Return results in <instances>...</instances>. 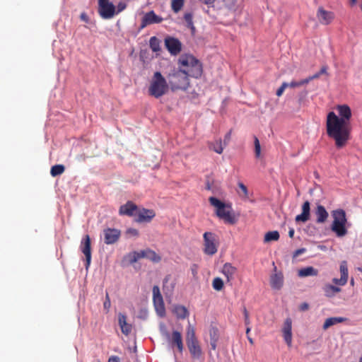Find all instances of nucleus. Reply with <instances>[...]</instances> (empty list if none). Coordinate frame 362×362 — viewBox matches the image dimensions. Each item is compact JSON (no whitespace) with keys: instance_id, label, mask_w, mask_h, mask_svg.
<instances>
[{"instance_id":"69168bd1","label":"nucleus","mask_w":362,"mask_h":362,"mask_svg":"<svg viewBox=\"0 0 362 362\" xmlns=\"http://www.w3.org/2000/svg\"><path fill=\"white\" fill-rule=\"evenodd\" d=\"M206 189L209 190L211 189V186L209 182L206 183Z\"/></svg>"},{"instance_id":"b1692460","label":"nucleus","mask_w":362,"mask_h":362,"mask_svg":"<svg viewBox=\"0 0 362 362\" xmlns=\"http://www.w3.org/2000/svg\"><path fill=\"white\" fill-rule=\"evenodd\" d=\"M284 284V276L281 272L275 273L270 276V284L273 289L279 290Z\"/></svg>"},{"instance_id":"79ce46f5","label":"nucleus","mask_w":362,"mask_h":362,"mask_svg":"<svg viewBox=\"0 0 362 362\" xmlns=\"http://www.w3.org/2000/svg\"><path fill=\"white\" fill-rule=\"evenodd\" d=\"M254 144H255V153L256 158H259L261 154V146L257 137L255 136L254 139Z\"/></svg>"},{"instance_id":"c756f323","label":"nucleus","mask_w":362,"mask_h":362,"mask_svg":"<svg viewBox=\"0 0 362 362\" xmlns=\"http://www.w3.org/2000/svg\"><path fill=\"white\" fill-rule=\"evenodd\" d=\"M208 147L210 150L214 151V152L221 154L223 153V147L222 146V141L221 139H217L214 141H211L208 143Z\"/></svg>"},{"instance_id":"7ed1b4c3","label":"nucleus","mask_w":362,"mask_h":362,"mask_svg":"<svg viewBox=\"0 0 362 362\" xmlns=\"http://www.w3.org/2000/svg\"><path fill=\"white\" fill-rule=\"evenodd\" d=\"M170 88L168 81L160 71H156L151 78L148 88L149 95L159 98L165 95Z\"/></svg>"},{"instance_id":"338daca9","label":"nucleus","mask_w":362,"mask_h":362,"mask_svg":"<svg viewBox=\"0 0 362 362\" xmlns=\"http://www.w3.org/2000/svg\"><path fill=\"white\" fill-rule=\"evenodd\" d=\"M350 283H351V285H354V279H351V282H350Z\"/></svg>"},{"instance_id":"ea45409f","label":"nucleus","mask_w":362,"mask_h":362,"mask_svg":"<svg viewBox=\"0 0 362 362\" xmlns=\"http://www.w3.org/2000/svg\"><path fill=\"white\" fill-rule=\"evenodd\" d=\"M238 185L239 187V195L244 199L248 198V191L247 187L243 182H238Z\"/></svg>"},{"instance_id":"1a4fd4ad","label":"nucleus","mask_w":362,"mask_h":362,"mask_svg":"<svg viewBox=\"0 0 362 362\" xmlns=\"http://www.w3.org/2000/svg\"><path fill=\"white\" fill-rule=\"evenodd\" d=\"M153 301L158 315L160 317H163L165 314V308L163 296L158 286L153 287Z\"/></svg>"},{"instance_id":"a211bd4d","label":"nucleus","mask_w":362,"mask_h":362,"mask_svg":"<svg viewBox=\"0 0 362 362\" xmlns=\"http://www.w3.org/2000/svg\"><path fill=\"white\" fill-rule=\"evenodd\" d=\"M292 321L291 318H286L283 327V337L288 346L292 344Z\"/></svg>"},{"instance_id":"c85d7f7f","label":"nucleus","mask_w":362,"mask_h":362,"mask_svg":"<svg viewBox=\"0 0 362 362\" xmlns=\"http://www.w3.org/2000/svg\"><path fill=\"white\" fill-rule=\"evenodd\" d=\"M173 313L180 319H185L189 315L187 309L183 305H175L173 308Z\"/></svg>"},{"instance_id":"864d4df0","label":"nucleus","mask_w":362,"mask_h":362,"mask_svg":"<svg viewBox=\"0 0 362 362\" xmlns=\"http://www.w3.org/2000/svg\"><path fill=\"white\" fill-rule=\"evenodd\" d=\"M308 308H309V305L307 303H303L299 306V310L300 311H305V310H308Z\"/></svg>"},{"instance_id":"13d9d810","label":"nucleus","mask_w":362,"mask_h":362,"mask_svg":"<svg viewBox=\"0 0 362 362\" xmlns=\"http://www.w3.org/2000/svg\"><path fill=\"white\" fill-rule=\"evenodd\" d=\"M108 362H119V358L117 356H111L109 358Z\"/></svg>"},{"instance_id":"6ab92c4d","label":"nucleus","mask_w":362,"mask_h":362,"mask_svg":"<svg viewBox=\"0 0 362 362\" xmlns=\"http://www.w3.org/2000/svg\"><path fill=\"white\" fill-rule=\"evenodd\" d=\"M315 214L316 216V223L321 224L324 223L327 221L329 214L327 211L326 209L322 205H317L315 210Z\"/></svg>"},{"instance_id":"f257e3e1","label":"nucleus","mask_w":362,"mask_h":362,"mask_svg":"<svg viewBox=\"0 0 362 362\" xmlns=\"http://www.w3.org/2000/svg\"><path fill=\"white\" fill-rule=\"evenodd\" d=\"M339 116L329 112L327 116L326 128L329 137L334 139L337 148L345 146L350 139L351 127L350 119L351 110L347 105H338L336 107Z\"/></svg>"},{"instance_id":"e433bc0d","label":"nucleus","mask_w":362,"mask_h":362,"mask_svg":"<svg viewBox=\"0 0 362 362\" xmlns=\"http://www.w3.org/2000/svg\"><path fill=\"white\" fill-rule=\"evenodd\" d=\"M184 19L187 23V26L190 28L192 31L195 30L193 23V16L191 13H185L184 14Z\"/></svg>"},{"instance_id":"3c124183","label":"nucleus","mask_w":362,"mask_h":362,"mask_svg":"<svg viewBox=\"0 0 362 362\" xmlns=\"http://www.w3.org/2000/svg\"><path fill=\"white\" fill-rule=\"evenodd\" d=\"M126 4L123 3V2H119L117 5V11L116 12V13H118L121 11H122L123 10H124L126 8Z\"/></svg>"},{"instance_id":"a878e982","label":"nucleus","mask_w":362,"mask_h":362,"mask_svg":"<svg viewBox=\"0 0 362 362\" xmlns=\"http://www.w3.org/2000/svg\"><path fill=\"white\" fill-rule=\"evenodd\" d=\"M141 258H146L153 262H159L161 260V257L156 254V252L151 249H146L141 250Z\"/></svg>"},{"instance_id":"09e8293b","label":"nucleus","mask_w":362,"mask_h":362,"mask_svg":"<svg viewBox=\"0 0 362 362\" xmlns=\"http://www.w3.org/2000/svg\"><path fill=\"white\" fill-rule=\"evenodd\" d=\"M320 76H321L319 72H317L312 76H308V78H306L305 79V81H307V84H308L310 81L320 78Z\"/></svg>"},{"instance_id":"49530a36","label":"nucleus","mask_w":362,"mask_h":362,"mask_svg":"<svg viewBox=\"0 0 362 362\" xmlns=\"http://www.w3.org/2000/svg\"><path fill=\"white\" fill-rule=\"evenodd\" d=\"M126 233L131 236H138L139 235L138 230L136 228H128L126 231Z\"/></svg>"},{"instance_id":"c03bdc74","label":"nucleus","mask_w":362,"mask_h":362,"mask_svg":"<svg viewBox=\"0 0 362 362\" xmlns=\"http://www.w3.org/2000/svg\"><path fill=\"white\" fill-rule=\"evenodd\" d=\"M288 87V83L286 82H284L281 86L276 90V95L280 97L283 95L285 89Z\"/></svg>"},{"instance_id":"5701e85b","label":"nucleus","mask_w":362,"mask_h":362,"mask_svg":"<svg viewBox=\"0 0 362 362\" xmlns=\"http://www.w3.org/2000/svg\"><path fill=\"white\" fill-rule=\"evenodd\" d=\"M118 322L122 332L126 336L132 332V325L127 322V316L124 314L119 313L118 315Z\"/></svg>"},{"instance_id":"cd10ccee","label":"nucleus","mask_w":362,"mask_h":362,"mask_svg":"<svg viewBox=\"0 0 362 362\" xmlns=\"http://www.w3.org/2000/svg\"><path fill=\"white\" fill-rule=\"evenodd\" d=\"M341 291V289L339 287L331 284H325L323 287L325 295L328 298L334 296L336 293H339Z\"/></svg>"},{"instance_id":"f03ea898","label":"nucleus","mask_w":362,"mask_h":362,"mask_svg":"<svg viewBox=\"0 0 362 362\" xmlns=\"http://www.w3.org/2000/svg\"><path fill=\"white\" fill-rule=\"evenodd\" d=\"M211 205L214 206L217 216L222 219L225 223L233 225L236 223L238 218L233 213L231 206L226 204L218 199L211 197L209 199Z\"/></svg>"},{"instance_id":"72a5a7b5","label":"nucleus","mask_w":362,"mask_h":362,"mask_svg":"<svg viewBox=\"0 0 362 362\" xmlns=\"http://www.w3.org/2000/svg\"><path fill=\"white\" fill-rule=\"evenodd\" d=\"M185 0H171V9L172 11L177 13L180 12L184 6Z\"/></svg>"},{"instance_id":"37998d69","label":"nucleus","mask_w":362,"mask_h":362,"mask_svg":"<svg viewBox=\"0 0 362 362\" xmlns=\"http://www.w3.org/2000/svg\"><path fill=\"white\" fill-rule=\"evenodd\" d=\"M307 84V81H305V79H303L300 81H291L290 83H288V87L290 88H297V87H300V86H304V85H306Z\"/></svg>"},{"instance_id":"6e6552de","label":"nucleus","mask_w":362,"mask_h":362,"mask_svg":"<svg viewBox=\"0 0 362 362\" xmlns=\"http://www.w3.org/2000/svg\"><path fill=\"white\" fill-rule=\"evenodd\" d=\"M98 13L103 19H110L116 13L115 6L109 0H98Z\"/></svg>"},{"instance_id":"052dcab7","label":"nucleus","mask_w":362,"mask_h":362,"mask_svg":"<svg viewBox=\"0 0 362 362\" xmlns=\"http://www.w3.org/2000/svg\"><path fill=\"white\" fill-rule=\"evenodd\" d=\"M247 339H248V341H249L250 344L251 345H253V344H254V341H253L252 338H251L250 336H247Z\"/></svg>"},{"instance_id":"4468645a","label":"nucleus","mask_w":362,"mask_h":362,"mask_svg":"<svg viewBox=\"0 0 362 362\" xmlns=\"http://www.w3.org/2000/svg\"><path fill=\"white\" fill-rule=\"evenodd\" d=\"M317 17L321 24L329 25L334 20V13L332 11H326L320 6L317 9Z\"/></svg>"},{"instance_id":"bb28decb","label":"nucleus","mask_w":362,"mask_h":362,"mask_svg":"<svg viewBox=\"0 0 362 362\" xmlns=\"http://www.w3.org/2000/svg\"><path fill=\"white\" fill-rule=\"evenodd\" d=\"M346 318L342 317H329L325 320V321L323 324V326H322V329L324 330H326L331 326H333L338 323L344 322V321H346Z\"/></svg>"},{"instance_id":"58836bf2","label":"nucleus","mask_w":362,"mask_h":362,"mask_svg":"<svg viewBox=\"0 0 362 362\" xmlns=\"http://www.w3.org/2000/svg\"><path fill=\"white\" fill-rule=\"evenodd\" d=\"M213 332L214 333V337H212V332L210 331V337H211L210 344H211V349L216 350V344H217V341L218 339V333H217L218 330H217V329H214Z\"/></svg>"},{"instance_id":"4d7b16f0","label":"nucleus","mask_w":362,"mask_h":362,"mask_svg":"<svg viewBox=\"0 0 362 362\" xmlns=\"http://www.w3.org/2000/svg\"><path fill=\"white\" fill-rule=\"evenodd\" d=\"M230 136H231V131L228 132L226 135H225V139H224V142L225 144H226L227 142H228L230 139Z\"/></svg>"},{"instance_id":"7c9ffc66","label":"nucleus","mask_w":362,"mask_h":362,"mask_svg":"<svg viewBox=\"0 0 362 362\" xmlns=\"http://www.w3.org/2000/svg\"><path fill=\"white\" fill-rule=\"evenodd\" d=\"M318 274L317 269L313 267H307L298 271V276L300 277H305L308 276H317Z\"/></svg>"},{"instance_id":"6e6d98bb","label":"nucleus","mask_w":362,"mask_h":362,"mask_svg":"<svg viewBox=\"0 0 362 362\" xmlns=\"http://www.w3.org/2000/svg\"><path fill=\"white\" fill-rule=\"evenodd\" d=\"M319 73L320 74V75L327 74V66H322Z\"/></svg>"},{"instance_id":"5fc2aeb1","label":"nucleus","mask_w":362,"mask_h":362,"mask_svg":"<svg viewBox=\"0 0 362 362\" xmlns=\"http://www.w3.org/2000/svg\"><path fill=\"white\" fill-rule=\"evenodd\" d=\"M202 3L206 4V5H213L216 0H199Z\"/></svg>"},{"instance_id":"412c9836","label":"nucleus","mask_w":362,"mask_h":362,"mask_svg":"<svg viewBox=\"0 0 362 362\" xmlns=\"http://www.w3.org/2000/svg\"><path fill=\"white\" fill-rule=\"evenodd\" d=\"M170 343L172 346H176L180 353H182L184 344L182 341V334L178 331H173L170 337Z\"/></svg>"},{"instance_id":"f3484780","label":"nucleus","mask_w":362,"mask_h":362,"mask_svg":"<svg viewBox=\"0 0 362 362\" xmlns=\"http://www.w3.org/2000/svg\"><path fill=\"white\" fill-rule=\"evenodd\" d=\"M339 269L341 273V278H334L332 279V282L337 285L344 286L347 283L349 275L347 263L346 261H342L341 262Z\"/></svg>"},{"instance_id":"c9c22d12","label":"nucleus","mask_w":362,"mask_h":362,"mask_svg":"<svg viewBox=\"0 0 362 362\" xmlns=\"http://www.w3.org/2000/svg\"><path fill=\"white\" fill-rule=\"evenodd\" d=\"M150 47L153 52H158L160 49V42L158 39L153 36L150 38L149 40Z\"/></svg>"},{"instance_id":"680f3d73","label":"nucleus","mask_w":362,"mask_h":362,"mask_svg":"<svg viewBox=\"0 0 362 362\" xmlns=\"http://www.w3.org/2000/svg\"><path fill=\"white\" fill-rule=\"evenodd\" d=\"M250 330H251V329H250V326L248 325L247 327V329H246V335H247V337L250 336L249 334H250Z\"/></svg>"},{"instance_id":"f8f14e48","label":"nucleus","mask_w":362,"mask_h":362,"mask_svg":"<svg viewBox=\"0 0 362 362\" xmlns=\"http://www.w3.org/2000/svg\"><path fill=\"white\" fill-rule=\"evenodd\" d=\"M156 216V213L152 209L145 208L139 209L136 211L135 221L138 223L150 222Z\"/></svg>"},{"instance_id":"a19ab883","label":"nucleus","mask_w":362,"mask_h":362,"mask_svg":"<svg viewBox=\"0 0 362 362\" xmlns=\"http://www.w3.org/2000/svg\"><path fill=\"white\" fill-rule=\"evenodd\" d=\"M129 262L131 264L136 262L139 259H142L140 251H134L129 255Z\"/></svg>"},{"instance_id":"8fccbe9b","label":"nucleus","mask_w":362,"mask_h":362,"mask_svg":"<svg viewBox=\"0 0 362 362\" xmlns=\"http://www.w3.org/2000/svg\"><path fill=\"white\" fill-rule=\"evenodd\" d=\"M306 251V249L305 248H300V249H298L296 250L294 252H293V258H296L297 257H298L300 255L305 252Z\"/></svg>"},{"instance_id":"0e129e2a","label":"nucleus","mask_w":362,"mask_h":362,"mask_svg":"<svg viewBox=\"0 0 362 362\" xmlns=\"http://www.w3.org/2000/svg\"><path fill=\"white\" fill-rule=\"evenodd\" d=\"M350 1L351 5H354L357 2V0H350Z\"/></svg>"},{"instance_id":"2f4dec72","label":"nucleus","mask_w":362,"mask_h":362,"mask_svg":"<svg viewBox=\"0 0 362 362\" xmlns=\"http://www.w3.org/2000/svg\"><path fill=\"white\" fill-rule=\"evenodd\" d=\"M195 341L198 340L195 335L194 328L189 323L186 330V343Z\"/></svg>"},{"instance_id":"473e14b6","label":"nucleus","mask_w":362,"mask_h":362,"mask_svg":"<svg viewBox=\"0 0 362 362\" xmlns=\"http://www.w3.org/2000/svg\"><path fill=\"white\" fill-rule=\"evenodd\" d=\"M280 235L277 230L269 231L265 234L264 241V243L277 241Z\"/></svg>"},{"instance_id":"0eeeda50","label":"nucleus","mask_w":362,"mask_h":362,"mask_svg":"<svg viewBox=\"0 0 362 362\" xmlns=\"http://www.w3.org/2000/svg\"><path fill=\"white\" fill-rule=\"evenodd\" d=\"M204 238V252L208 255H214L218 250L216 236L211 232H205Z\"/></svg>"},{"instance_id":"f704fd0d","label":"nucleus","mask_w":362,"mask_h":362,"mask_svg":"<svg viewBox=\"0 0 362 362\" xmlns=\"http://www.w3.org/2000/svg\"><path fill=\"white\" fill-rule=\"evenodd\" d=\"M65 170V167L63 165L59 164L53 165L50 170V174L52 177H56L62 175Z\"/></svg>"},{"instance_id":"ddd939ff","label":"nucleus","mask_w":362,"mask_h":362,"mask_svg":"<svg viewBox=\"0 0 362 362\" xmlns=\"http://www.w3.org/2000/svg\"><path fill=\"white\" fill-rule=\"evenodd\" d=\"M104 242L107 245L114 244L118 241L121 235L119 230L107 228L103 230Z\"/></svg>"},{"instance_id":"774afa93","label":"nucleus","mask_w":362,"mask_h":362,"mask_svg":"<svg viewBox=\"0 0 362 362\" xmlns=\"http://www.w3.org/2000/svg\"><path fill=\"white\" fill-rule=\"evenodd\" d=\"M359 362H362V356L360 358Z\"/></svg>"},{"instance_id":"bf43d9fd","label":"nucleus","mask_w":362,"mask_h":362,"mask_svg":"<svg viewBox=\"0 0 362 362\" xmlns=\"http://www.w3.org/2000/svg\"><path fill=\"white\" fill-rule=\"evenodd\" d=\"M294 233H295V230L293 228H290L289 230H288V236L292 238H293V235H294Z\"/></svg>"},{"instance_id":"4c0bfd02","label":"nucleus","mask_w":362,"mask_h":362,"mask_svg":"<svg viewBox=\"0 0 362 362\" xmlns=\"http://www.w3.org/2000/svg\"><path fill=\"white\" fill-rule=\"evenodd\" d=\"M223 281L220 277H216L212 281L213 288L216 291H221L223 288Z\"/></svg>"},{"instance_id":"a18cd8bd","label":"nucleus","mask_w":362,"mask_h":362,"mask_svg":"<svg viewBox=\"0 0 362 362\" xmlns=\"http://www.w3.org/2000/svg\"><path fill=\"white\" fill-rule=\"evenodd\" d=\"M110 306H111L110 298L108 293H106L105 300L103 303L104 309L106 310L107 312H108Z\"/></svg>"},{"instance_id":"2eb2a0df","label":"nucleus","mask_w":362,"mask_h":362,"mask_svg":"<svg viewBox=\"0 0 362 362\" xmlns=\"http://www.w3.org/2000/svg\"><path fill=\"white\" fill-rule=\"evenodd\" d=\"M301 214L297 215L295 218L296 223H305L310 218V204L309 201H305L301 207Z\"/></svg>"},{"instance_id":"423d86ee","label":"nucleus","mask_w":362,"mask_h":362,"mask_svg":"<svg viewBox=\"0 0 362 362\" xmlns=\"http://www.w3.org/2000/svg\"><path fill=\"white\" fill-rule=\"evenodd\" d=\"M333 221L331 225V230L335 235L341 238L348 233L346 227L347 218L344 209H338L332 211Z\"/></svg>"},{"instance_id":"e2e57ef3","label":"nucleus","mask_w":362,"mask_h":362,"mask_svg":"<svg viewBox=\"0 0 362 362\" xmlns=\"http://www.w3.org/2000/svg\"><path fill=\"white\" fill-rule=\"evenodd\" d=\"M192 273H193L194 274H196V272H197V266H196L195 264H194V265H193V268H192Z\"/></svg>"},{"instance_id":"4be33fe9","label":"nucleus","mask_w":362,"mask_h":362,"mask_svg":"<svg viewBox=\"0 0 362 362\" xmlns=\"http://www.w3.org/2000/svg\"><path fill=\"white\" fill-rule=\"evenodd\" d=\"M187 345L192 358H199L201 357L202 351L198 341L187 342Z\"/></svg>"},{"instance_id":"603ef678","label":"nucleus","mask_w":362,"mask_h":362,"mask_svg":"<svg viewBox=\"0 0 362 362\" xmlns=\"http://www.w3.org/2000/svg\"><path fill=\"white\" fill-rule=\"evenodd\" d=\"M80 18L83 22H86V23H88L89 22V18H88V15L85 12H83V13H81Z\"/></svg>"},{"instance_id":"dca6fc26","label":"nucleus","mask_w":362,"mask_h":362,"mask_svg":"<svg viewBox=\"0 0 362 362\" xmlns=\"http://www.w3.org/2000/svg\"><path fill=\"white\" fill-rule=\"evenodd\" d=\"M138 206L132 201H128L126 204L120 206L119 214L121 216H136Z\"/></svg>"},{"instance_id":"de8ad7c7","label":"nucleus","mask_w":362,"mask_h":362,"mask_svg":"<svg viewBox=\"0 0 362 362\" xmlns=\"http://www.w3.org/2000/svg\"><path fill=\"white\" fill-rule=\"evenodd\" d=\"M243 314H244V317H245V324L247 326H248L250 324V320L249 318V313H248L246 308H244V309H243Z\"/></svg>"},{"instance_id":"9d476101","label":"nucleus","mask_w":362,"mask_h":362,"mask_svg":"<svg viewBox=\"0 0 362 362\" xmlns=\"http://www.w3.org/2000/svg\"><path fill=\"white\" fill-rule=\"evenodd\" d=\"M80 248L86 257V268L88 269L91 261V243L89 235H86L81 240Z\"/></svg>"},{"instance_id":"393cba45","label":"nucleus","mask_w":362,"mask_h":362,"mask_svg":"<svg viewBox=\"0 0 362 362\" xmlns=\"http://www.w3.org/2000/svg\"><path fill=\"white\" fill-rule=\"evenodd\" d=\"M163 21V18L160 16H157L154 11H151L145 14L143 18L142 23L144 25L153 24V23H159Z\"/></svg>"},{"instance_id":"9b49d317","label":"nucleus","mask_w":362,"mask_h":362,"mask_svg":"<svg viewBox=\"0 0 362 362\" xmlns=\"http://www.w3.org/2000/svg\"><path fill=\"white\" fill-rule=\"evenodd\" d=\"M165 45L172 55L178 54L182 50L180 41L173 37H168L165 39Z\"/></svg>"},{"instance_id":"20e7f679","label":"nucleus","mask_w":362,"mask_h":362,"mask_svg":"<svg viewBox=\"0 0 362 362\" xmlns=\"http://www.w3.org/2000/svg\"><path fill=\"white\" fill-rule=\"evenodd\" d=\"M179 63L183 67L182 69L190 77L199 78L202 74V66L201 62L193 55L185 54L179 59Z\"/></svg>"},{"instance_id":"39448f33","label":"nucleus","mask_w":362,"mask_h":362,"mask_svg":"<svg viewBox=\"0 0 362 362\" xmlns=\"http://www.w3.org/2000/svg\"><path fill=\"white\" fill-rule=\"evenodd\" d=\"M189 75L182 69L173 70L167 76L169 86L173 91L186 90L189 85Z\"/></svg>"},{"instance_id":"aec40b11","label":"nucleus","mask_w":362,"mask_h":362,"mask_svg":"<svg viewBox=\"0 0 362 362\" xmlns=\"http://www.w3.org/2000/svg\"><path fill=\"white\" fill-rule=\"evenodd\" d=\"M237 268L230 263H225L222 267L221 273L226 276L227 281L229 282L234 279L237 272Z\"/></svg>"}]
</instances>
